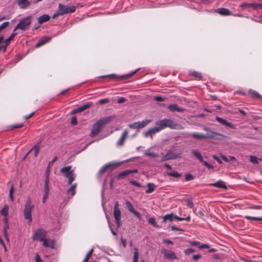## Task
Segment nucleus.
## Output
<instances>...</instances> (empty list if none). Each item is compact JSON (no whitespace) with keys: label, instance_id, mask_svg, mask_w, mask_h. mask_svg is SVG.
<instances>
[{"label":"nucleus","instance_id":"338daca9","mask_svg":"<svg viewBox=\"0 0 262 262\" xmlns=\"http://www.w3.org/2000/svg\"><path fill=\"white\" fill-rule=\"evenodd\" d=\"M154 99L158 101H164V99L161 97L160 96H156L154 97Z\"/></svg>","mask_w":262,"mask_h":262},{"label":"nucleus","instance_id":"c756f323","mask_svg":"<svg viewBox=\"0 0 262 262\" xmlns=\"http://www.w3.org/2000/svg\"><path fill=\"white\" fill-rule=\"evenodd\" d=\"M144 155L150 157L152 158H156L159 157V154L150 151V148L147 149L144 152Z\"/></svg>","mask_w":262,"mask_h":262},{"label":"nucleus","instance_id":"052dcab7","mask_svg":"<svg viewBox=\"0 0 262 262\" xmlns=\"http://www.w3.org/2000/svg\"><path fill=\"white\" fill-rule=\"evenodd\" d=\"M189 244L190 245L193 246H199L200 245V243L199 242L190 241V242H189Z\"/></svg>","mask_w":262,"mask_h":262},{"label":"nucleus","instance_id":"6e6552de","mask_svg":"<svg viewBox=\"0 0 262 262\" xmlns=\"http://www.w3.org/2000/svg\"><path fill=\"white\" fill-rule=\"evenodd\" d=\"M150 122V120H144L142 121L135 122L128 126L130 128L141 129L147 125Z\"/></svg>","mask_w":262,"mask_h":262},{"label":"nucleus","instance_id":"4c0bfd02","mask_svg":"<svg viewBox=\"0 0 262 262\" xmlns=\"http://www.w3.org/2000/svg\"><path fill=\"white\" fill-rule=\"evenodd\" d=\"M192 153L193 154V155L197 158L199 160V161L200 162H203V157L201 155V154L197 150H194V149H193L191 151Z\"/></svg>","mask_w":262,"mask_h":262},{"label":"nucleus","instance_id":"f704fd0d","mask_svg":"<svg viewBox=\"0 0 262 262\" xmlns=\"http://www.w3.org/2000/svg\"><path fill=\"white\" fill-rule=\"evenodd\" d=\"M76 184L74 183L67 190V193L71 194L72 196L74 195L75 193V188Z\"/></svg>","mask_w":262,"mask_h":262},{"label":"nucleus","instance_id":"412c9836","mask_svg":"<svg viewBox=\"0 0 262 262\" xmlns=\"http://www.w3.org/2000/svg\"><path fill=\"white\" fill-rule=\"evenodd\" d=\"M17 5L21 9L27 8L30 4L29 0H18Z\"/></svg>","mask_w":262,"mask_h":262},{"label":"nucleus","instance_id":"58836bf2","mask_svg":"<svg viewBox=\"0 0 262 262\" xmlns=\"http://www.w3.org/2000/svg\"><path fill=\"white\" fill-rule=\"evenodd\" d=\"M40 149V145L39 144H37L35 145L31 150L30 151H34V156L36 157L39 152Z\"/></svg>","mask_w":262,"mask_h":262},{"label":"nucleus","instance_id":"13d9d810","mask_svg":"<svg viewBox=\"0 0 262 262\" xmlns=\"http://www.w3.org/2000/svg\"><path fill=\"white\" fill-rule=\"evenodd\" d=\"M193 178L191 174L188 173V174H186L185 175V180L186 181H190V180H192Z\"/></svg>","mask_w":262,"mask_h":262},{"label":"nucleus","instance_id":"7ed1b4c3","mask_svg":"<svg viewBox=\"0 0 262 262\" xmlns=\"http://www.w3.org/2000/svg\"><path fill=\"white\" fill-rule=\"evenodd\" d=\"M139 70H140V69H137L132 71L130 73H129L127 74L122 75H118L115 74H109L107 75L101 76L99 77L100 78L109 77L112 79H115L117 81L126 80V79L130 78L132 76H133L136 73H137Z\"/></svg>","mask_w":262,"mask_h":262},{"label":"nucleus","instance_id":"393cba45","mask_svg":"<svg viewBox=\"0 0 262 262\" xmlns=\"http://www.w3.org/2000/svg\"><path fill=\"white\" fill-rule=\"evenodd\" d=\"M210 185L213 186L216 188H224V189L227 188V186H226L225 182L221 180H218L215 183L210 184Z\"/></svg>","mask_w":262,"mask_h":262},{"label":"nucleus","instance_id":"de8ad7c7","mask_svg":"<svg viewBox=\"0 0 262 262\" xmlns=\"http://www.w3.org/2000/svg\"><path fill=\"white\" fill-rule=\"evenodd\" d=\"M13 191H14L13 185H12L11 186L10 190H9V198L12 202L13 201Z\"/></svg>","mask_w":262,"mask_h":262},{"label":"nucleus","instance_id":"bf43d9fd","mask_svg":"<svg viewBox=\"0 0 262 262\" xmlns=\"http://www.w3.org/2000/svg\"><path fill=\"white\" fill-rule=\"evenodd\" d=\"M71 124L73 125H76L77 124V119L76 117H72L71 119Z\"/></svg>","mask_w":262,"mask_h":262},{"label":"nucleus","instance_id":"20e7f679","mask_svg":"<svg viewBox=\"0 0 262 262\" xmlns=\"http://www.w3.org/2000/svg\"><path fill=\"white\" fill-rule=\"evenodd\" d=\"M32 17L29 16L20 19L18 24L16 25L13 30V32L17 29L22 31L27 30L31 24Z\"/></svg>","mask_w":262,"mask_h":262},{"label":"nucleus","instance_id":"473e14b6","mask_svg":"<svg viewBox=\"0 0 262 262\" xmlns=\"http://www.w3.org/2000/svg\"><path fill=\"white\" fill-rule=\"evenodd\" d=\"M16 35V33H13L11 34V35L7 38L5 40V46L4 48V51H5L7 46L9 44L10 41L14 38V37Z\"/></svg>","mask_w":262,"mask_h":262},{"label":"nucleus","instance_id":"09e8293b","mask_svg":"<svg viewBox=\"0 0 262 262\" xmlns=\"http://www.w3.org/2000/svg\"><path fill=\"white\" fill-rule=\"evenodd\" d=\"M148 222L152 225L154 226L155 227H157V223H156V220L155 219V218L154 217H150L149 220H148Z\"/></svg>","mask_w":262,"mask_h":262},{"label":"nucleus","instance_id":"8fccbe9b","mask_svg":"<svg viewBox=\"0 0 262 262\" xmlns=\"http://www.w3.org/2000/svg\"><path fill=\"white\" fill-rule=\"evenodd\" d=\"M9 23L8 21H6L2 24L0 25V31L6 28L9 25Z\"/></svg>","mask_w":262,"mask_h":262},{"label":"nucleus","instance_id":"6e6d98bb","mask_svg":"<svg viewBox=\"0 0 262 262\" xmlns=\"http://www.w3.org/2000/svg\"><path fill=\"white\" fill-rule=\"evenodd\" d=\"M130 183L133 184V185H135L136 186H137V187H141V184L138 183V182L136 181H134V180H131L130 181Z\"/></svg>","mask_w":262,"mask_h":262},{"label":"nucleus","instance_id":"39448f33","mask_svg":"<svg viewBox=\"0 0 262 262\" xmlns=\"http://www.w3.org/2000/svg\"><path fill=\"white\" fill-rule=\"evenodd\" d=\"M71 166H68L60 169V172L68 179V183L69 185L72 184L76 178V174L74 172V170L71 169Z\"/></svg>","mask_w":262,"mask_h":262},{"label":"nucleus","instance_id":"4be33fe9","mask_svg":"<svg viewBox=\"0 0 262 262\" xmlns=\"http://www.w3.org/2000/svg\"><path fill=\"white\" fill-rule=\"evenodd\" d=\"M215 119L218 122H219L221 124L229 127L231 128H234V126L232 124H231L230 122L227 121L226 120L224 119H222L219 117H216Z\"/></svg>","mask_w":262,"mask_h":262},{"label":"nucleus","instance_id":"6ab92c4d","mask_svg":"<svg viewBox=\"0 0 262 262\" xmlns=\"http://www.w3.org/2000/svg\"><path fill=\"white\" fill-rule=\"evenodd\" d=\"M215 12L223 16H228L231 15L232 14V13L231 11H230L228 9L225 8H219L215 10Z\"/></svg>","mask_w":262,"mask_h":262},{"label":"nucleus","instance_id":"f257e3e1","mask_svg":"<svg viewBox=\"0 0 262 262\" xmlns=\"http://www.w3.org/2000/svg\"><path fill=\"white\" fill-rule=\"evenodd\" d=\"M112 119V117L108 116L99 120L93 125L90 135L91 136L94 137L98 135L101 128H103L106 123L109 122Z\"/></svg>","mask_w":262,"mask_h":262},{"label":"nucleus","instance_id":"e433bc0d","mask_svg":"<svg viewBox=\"0 0 262 262\" xmlns=\"http://www.w3.org/2000/svg\"><path fill=\"white\" fill-rule=\"evenodd\" d=\"M190 75L193 76L197 80H201L202 78V74L198 72H191L190 73Z\"/></svg>","mask_w":262,"mask_h":262},{"label":"nucleus","instance_id":"680f3d73","mask_svg":"<svg viewBox=\"0 0 262 262\" xmlns=\"http://www.w3.org/2000/svg\"><path fill=\"white\" fill-rule=\"evenodd\" d=\"M35 262H42V260L38 254H36L35 257Z\"/></svg>","mask_w":262,"mask_h":262},{"label":"nucleus","instance_id":"69168bd1","mask_svg":"<svg viewBox=\"0 0 262 262\" xmlns=\"http://www.w3.org/2000/svg\"><path fill=\"white\" fill-rule=\"evenodd\" d=\"M49 193H43V198H42V203H45L48 197Z\"/></svg>","mask_w":262,"mask_h":262},{"label":"nucleus","instance_id":"ea45409f","mask_svg":"<svg viewBox=\"0 0 262 262\" xmlns=\"http://www.w3.org/2000/svg\"><path fill=\"white\" fill-rule=\"evenodd\" d=\"M134 259L133 262H138L139 260V253L138 250L137 248H134Z\"/></svg>","mask_w":262,"mask_h":262},{"label":"nucleus","instance_id":"c03bdc74","mask_svg":"<svg viewBox=\"0 0 262 262\" xmlns=\"http://www.w3.org/2000/svg\"><path fill=\"white\" fill-rule=\"evenodd\" d=\"M125 204L126 207L127 208L129 211L132 212L133 211H134L135 209L134 208V206L130 202H129L128 201H126L125 202Z\"/></svg>","mask_w":262,"mask_h":262},{"label":"nucleus","instance_id":"f8f14e48","mask_svg":"<svg viewBox=\"0 0 262 262\" xmlns=\"http://www.w3.org/2000/svg\"><path fill=\"white\" fill-rule=\"evenodd\" d=\"M167 127L173 129H183L184 126L180 124L175 123L172 120L167 119Z\"/></svg>","mask_w":262,"mask_h":262},{"label":"nucleus","instance_id":"a878e982","mask_svg":"<svg viewBox=\"0 0 262 262\" xmlns=\"http://www.w3.org/2000/svg\"><path fill=\"white\" fill-rule=\"evenodd\" d=\"M127 135H128V132L126 130H125L123 132L120 138L119 139V140L118 141V142L117 143V145L118 146H120L123 144L125 139L127 137Z\"/></svg>","mask_w":262,"mask_h":262},{"label":"nucleus","instance_id":"cd10ccee","mask_svg":"<svg viewBox=\"0 0 262 262\" xmlns=\"http://www.w3.org/2000/svg\"><path fill=\"white\" fill-rule=\"evenodd\" d=\"M159 132L158 129H157L156 127L149 129L148 131L146 132L144 134V136L145 137H147L148 136H150L152 137V135L157 133Z\"/></svg>","mask_w":262,"mask_h":262},{"label":"nucleus","instance_id":"0eeeda50","mask_svg":"<svg viewBox=\"0 0 262 262\" xmlns=\"http://www.w3.org/2000/svg\"><path fill=\"white\" fill-rule=\"evenodd\" d=\"M46 236V231L42 229H37L33 237V240H38L40 242L43 241L45 239Z\"/></svg>","mask_w":262,"mask_h":262},{"label":"nucleus","instance_id":"2f4dec72","mask_svg":"<svg viewBox=\"0 0 262 262\" xmlns=\"http://www.w3.org/2000/svg\"><path fill=\"white\" fill-rule=\"evenodd\" d=\"M147 186L148 188L145 191L146 193H150L155 190L156 185L154 183H148L147 184Z\"/></svg>","mask_w":262,"mask_h":262},{"label":"nucleus","instance_id":"7c9ffc66","mask_svg":"<svg viewBox=\"0 0 262 262\" xmlns=\"http://www.w3.org/2000/svg\"><path fill=\"white\" fill-rule=\"evenodd\" d=\"M50 18V16L47 14L42 15L37 18L38 22L40 24H42L48 21Z\"/></svg>","mask_w":262,"mask_h":262},{"label":"nucleus","instance_id":"5701e85b","mask_svg":"<svg viewBox=\"0 0 262 262\" xmlns=\"http://www.w3.org/2000/svg\"><path fill=\"white\" fill-rule=\"evenodd\" d=\"M91 104L89 102L86 103L83 105L80 106V107H78L77 108H76L75 109L73 110V113L75 114L77 113L81 112L85 109L89 108L91 106Z\"/></svg>","mask_w":262,"mask_h":262},{"label":"nucleus","instance_id":"c85d7f7f","mask_svg":"<svg viewBox=\"0 0 262 262\" xmlns=\"http://www.w3.org/2000/svg\"><path fill=\"white\" fill-rule=\"evenodd\" d=\"M137 172V169H135V170H127L123 171L120 172V173H119L118 175V177L119 178H122V177H124L127 176L129 174H130V173H136Z\"/></svg>","mask_w":262,"mask_h":262},{"label":"nucleus","instance_id":"ddd939ff","mask_svg":"<svg viewBox=\"0 0 262 262\" xmlns=\"http://www.w3.org/2000/svg\"><path fill=\"white\" fill-rule=\"evenodd\" d=\"M167 127L173 129H183L184 126L180 124L175 123L172 120L167 119Z\"/></svg>","mask_w":262,"mask_h":262},{"label":"nucleus","instance_id":"a211bd4d","mask_svg":"<svg viewBox=\"0 0 262 262\" xmlns=\"http://www.w3.org/2000/svg\"><path fill=\"white\" fill-rule=\"evenodd\" d=\"M167 119H163L160 120H158L156 122V124L158 126L156 127L158 129V131L160 132L162 129L167 127Z\"/></svg>","mask_w":262,"mask_h":262},{"label":"nucleus","instance_id":"4d7b16f0","mask_svg":"<svg viewBox=\"0 0 262 262\" xmlns=\"http://www.w3.org/2000/svg\"><path fill=\"white\" fill-rule=\"evenodd\" d=\"M251 209H261L262 206L260 205H252L249 207Z\"/></svg>","mask_w":262,"mask_h":262},{"label":"nucleus","instance_id":"dca6fc26","mask_svg":"<svg viewBox=\"0 0 262 262\" xmlns=\"http://www.w3.org/2000/svg\"><path fill=\"white\" fill-rule=\"evenodd\" d=\"M163 222H165L166 221H172L173 220H177L179 221H182V219H180V217L174 215L173 213L166 214L163 217Z\"/></svg>","mask_w":262,"mask_h":262},{"label":"nucleus","instance_id":"c9c22d12","mask_svg":"<svg viewBox=\"0 0 262 262\" xmlns=\"http://www.w3.org/2000/svg\"><path fill=\"white\" fill-rule=\"evenodd\" d=\"M9 206L6 205L1 210V214L4 216H7L8 214Z\"/></svg>","mask_w":262,"mask_h":262},{"label":"nucleus","instance_id":"3c124183","mask_svg":"<svg viewBox=\"0 0 262 262\" xmlns=\"http://www.w3.org/2000/svg\"><path fill=\"white\" fill-rule=\"evenodd\" d=\"M195 251L194 249L192 248L187 249L184 250V252L186 255H189L191 253L194 252Z\"/></svg>","mask_w":262,"mask_h":262},{"label":"nucleus","instance_id":"423d86ee","mask_svg":"<svg viewBox=\"0 0 262 262\" xmlns=\"http://www.w3.org/2000/svg\"><path fill=\"white\" fill-rule=\"evenodd\" d=\"M57 160V157H54L53 159L50 161L47 167L45 173V184L43 186V193H48L49 192V176L50 173V165L54 163Z\"/></svg>","mask_w":262,"mask_h":262},{"label":"nucleus","instance_id":"864d4df0","mask_svg":"<svg viewBox=\"0 0 262 262\" xmlns=\"http://www.w3.org/2000/svg\"><path fill=\"white\" fill-rule=\"evenodd\" d=\"M186 204H187V206H188L190 208H192V207L193 206V203L192 201L190 199L187 200L186 201Z\"/></svg>","mask_w":262,"mask_h":262},{"label":"nucleus","instance_id":"79ce46f5","mask_svg":"<svg viewBox=\"0 0 262 262\" xmlns=\"http://www.w3.org/2000/svg\"><path fill=\"white\" fill-rule=\"evenodd\" d=\"M249 94L253 97H257L259 98H261V96H260L259 93L257 92L254 91L253 90H249Z\"/></svg>","mask_w":262,"mask_h":262},{"label":"nucleus","instance_id":"37998d69","mask_svg":"<svg viewBox=\"0 0 262 262\" xmlns=\"http://www.w3.org/2000/svg\"><path fill=\"white\" fill-rule=\"evenodd\" d=\"M257 5L255 4H246L243 3L240 5L239 7L242 9H244L246 7H256Z\"/></svg>","mask_w":262,"mask_h":262},{"label":"nucleus","instance_id":"5fc2aeb1","mask_svg":"<svg viewBox=\"0 0 262 262\" xmlns=\"http://www.w3.org/2000/svg\"><path fill=\"white\" fill-rule=\"evenodd\" d=\"M204 165L206 166L207 167H208L209 169H212L213 168V166L209 163H208L206 161H203L202 162Z\"/></svg>","mask_w":262,"mask_h":262},{"label":"nucleus","instance_id":"1a4fd4ad","mask_svg":"<svg viewBox=\"0 0 262 262\" xmlns=\"http://www.w3.org/2000/svg\"><path fill=\"white\" fill-rule=\"evenodd\" d=\"M58 9L61 12L60 14L61 15H64L69 13H73L76 10V7L74 6H72L70 7H66L63 5L59 4L58 5Z\"/></svg>","mask_w":262,"mask_h":262},{"label":"nucleus","instance_id":"9d476101","mask_svg":"<svg viewBox=\"0 0 262 262\" xmlns=\"http://www.w3.org/2000/svg\"><path fill=\"white\" fill-rule=\"evenodd\" d=\"M121 164V162L114 161L106 163L102 166L99 170L100 173H104L108 168H114L119 166Z\"/></svg>","mask_w":262,"mask_h":262},{"label":"nucleus","instance_id":"49530a36","mask_svg":"<svg viewBox=\"0 0 262 262\" xmlns=\"http://www.w3.org/2000/svg\"><path fill=\"white\" fill-rule=\"evenodd\" d=\"M250 161L253 164H258L259 159L255 156H250Z\"/></svg>","mask_w":262,"mask_h":262},{"label":"nucleus","instance_id":"bb28decb","mask_svg":"<svg viewBox=\"0 0 262 262\" xmlns=\"http://www.w3.org/2000/svg\"><path fill=\"white\" fill-rule=\"evenodd\" d=\"M42 242L43 245L46 247L53 248L54 247V242L53 240L45 238Z\"/></svg>","mask_w":262,"mask_h":262},{"label":"nucleus","instance_id":"774afa93","mask_svg":"<svg viewBox=\"0 0 262 262\" xmlns=\"http://www.w3.org/2000/svg\"><path fill=\"white\" fill-rule=\"evenodd\" d=\"M132 213H134V214L139 219L141 217L140 213L139 212L136 211L135 210H134V211H133Z\"/></svg>","mask_w":262,"mask_h":262},{"label":"nucleus","instance_id":"a19ab883","mask_svg":"<svg viewBox=\"0 0 262 262\" xmlns=\"http://www.w3.org/2000/svg\"><path fill=\"white\" fill-rule=\"evenodd\" d=\"M166 173L168 176H172L174 178H179L181 176V174L175 171H173L171 172H167Z\"/></svg>","mask_w":262,"mask_h":262},{"label":"nucleus","instance_id":"603ef678","mask_svg":"<svg viewBox=\"0 0 262 262\" xmlns=\"http://www.w3.org/2000/svg\"><path fill=\"white\" fill-rule=\"evenodd\" d=\"M109 102V99L107 98L102 99L99 100L98 103L100 104H103L105 103H107Z\"/></svg>","mask_w":262,"mask_h":262},{"label":"nucleus","instance_id":"0e129e2a","mask_svg":"<svg viewBox=\"0 0 262 262\" xmlns=\"http://www.w3.org/2000/svg\"><path fill=\"white\" fill-rule=\"evenodd\" d=\"M209 246L207 244H201L199 246V249H204V248H208Z\"/></svg>","mask_w":262,"mask_h":262},{"label":"nucleus","instance_id":"f3484780","mask_svg":"<svg viewBox=\"0 0 262 262\" xmlns=\"http://www.w3.org/2000/svg\"><path fill=\"white\" fill-rule=\"evenodd\" d=\"M121 211L120 209H114V216L118 228L121 226Z\"/></svg>","mask_w":262,"mask_h":262},{"label":"nucleus","instance_id":"9b49d317","mask_svg":"<svg viewBox=\"0 0 262 262\" xmlns=\"http://www.w3.org/2000/svg\"><path fill=\"white\" fill-rule=\"evenodd\" d=\"M180 155H181V154H180V153L179 154H174L173 152H172L171 151H169L168 152H167L166 153V154L165 156L162 157L160 161L163 162V161H167L169 160L175 159L180 157Z\"/></svg>","mask_w":262,"mask_h":262},{"label":"nucleus","instance_id":"4468645a","mask_svg":"<svg viewBox=\"0 0 262 262\" xmlns=\"http://www.w3.org/2000/svg\"><path fill=\"white\" fill-rule=\"evenodd\" d=\"M204 130L207 132L206 134H204L205 139H215L217 136H223V135L220 134L210 130L207 127H204Z\"/></svg>","mask_w":262,"mask_h":262},{"label":"nucleus","instance_id":"f03ea898","mask_svg":"<svg viewBox=\"0 0 262 262\" xmlns=\"http://www.w3.org/2000/svg\"><path fill=\"white\" fill-rule=\"evenodd\" d=\"M34 206L32 204V201L30 196L28 197L27 202L25 205L24 215L25 219L28 220L29 223L32 221V211Z\"/></svg>","mask_w":262,"mask_h":262},{"label":"nucleus","instance_id":"e2e57ef3","mask_svg":"<svg viewBox=\"0 0 262 262\" xmlns=\"http://www.w3.org/2000/svg\"><path fill=\"white\" fill-rule=\"evenodd\" d=\"M60 13H61V12H60L59 10L58 9V11L53 15L52 18H55L56 17H57V16H58L59 15H62L60 14Z\"/></svg>","mask_w":262,"mask_h":262},{"label":"nucleus","instance_id":"b1692460","mask_svg":"<svg viewBox=\"0 0 262 262\" xmlns=\"http://www.w3.org/2000/svg\"><path fill=\"white\" fill-rule=\"evenodd\" d=\"M51 40V37L48 36H45L44 37L41 38L36 43V47L38 48L46 43L49 42Z\"/></svg>","mask_w":262,"mask_h":262},{"label":"nucleus","instance_id":"aec40b11","mask_svg":"<svg viewBox=\"0 0 262 262\" xmlns=\"http://www.w3.org/2000/svg\"><path fill=\"white\" fill-rule=\"evenodd\" d=\"M167 108L170 112L177 111L179 112H184L185 111V109H184L182 107H179L176 104H170L168 106Z\"/></svg>","mask_w":262,"mask_h":262},{"label":"nucleus","instance_id":"2eb2a0df","mask_svg":"<svg viewBox=\"0 0 262 262\" xmlns=\"http://www.w3.org/2000/svg\"><path fill=\"white\" fill-rule=\"evenodd\" d=\"M162 252L164 254L165 257L169 259H175L177 256L174 252L171 250H168L165 249H162Z\"/></svg>","mask_w":262,"mask_h":262},{"label":"nucleus","instance_id":"a18cd8bd","mask_svg":"<svg viewBox=\"0 0 262 262\" xmlns=\"http://www.w3.org/2000/svg\"><path fill=\"white\" fill-rule=\"evenodd\" d=\"M245 218L247 220H255V221H261L262 217H252L249 215H246Z\"/></svg>","mask_w":262,"mask_h":262},{"label":"nucleus","instance_id":"72a5a7b5","mask_svg":"<svg viewBox=\"0 0 262 262\" xmlns=\"http://www.w3.org/2000/svg\"><path fill=\"white\" fill-rule=\"evenodd\" d=\"M192 137L196 139H205L204 134H201L197 132L193 133L190 135Z\"/></svg>","mask_w":262,"mask_h":262}]
</instances>
